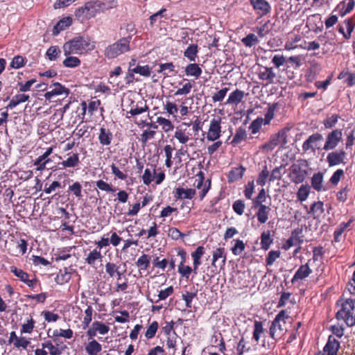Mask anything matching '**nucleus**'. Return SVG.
Wrapping results in <instances>:
<instances>
[{
  "mask_svg": "<svg viewBox=\"0 0 355 355\" xmlns=\"http://www.w3.org/2000/svg\"><path fill=\"white\" fill-rule=\"evenodd\" d=\"M185 73L187 76H193L198 78L202 73V69L197 63L188 64L185 68Z\"/></svg>",
  "mask_w": 355,
  "mask_h": 355,
  "instance_id": "nucleus-31",
  "label": "nucleus"
},
{
  "mask_svg": "<svg viewBox=\"0 0 355 355\" xmlns=\"http://www.w3.org/2000/svg\"><path fill=\"white\" fill-rule=\"evenodd\" d=\"M323 136L321 133L316 132L309 136L304 141L302 146L304 153H315L317 150L321 148L320 144L323 140Z\"/></svg>",
  "mask_w": 355,
  "mask_h": 355,
  "instance_id": "nucleus-7",
  "label": "nucleus"
},
{
  "mask_svg": "<svg viewBox=\"0 0 355 355\" xmlns=\"http://www.w3.org/2000/svg\"><path fill=\"white\" fill-rule=\"evenodd\" d=\"M102 350V345L98 340H89L85 346V351L89 355H98Z\"/></svg>",
  "mask_w": 355,
  "mask_h": 355,
  "instance_id": "nucleus-26",
  "label": "nucleus"
},
{
  "mask_svg": "<svg viewBox=\"0 0 355 355\" xmlns=\"http://www.w3.org/2000/svg\"><path fill=\"white\" fill-rule=\"evenodd\" d=\"M247 138L248 134L246 130L242 128V126H239V128L236 130L234 138L231 141V144L233 146L238 145L242 142V141L246 140Z\"/></svg>",
  "mask_w": 355,
  "mask_h": 355,
  "instance_id": "nucleus-33",
  "label": "nucleus"
},
{
  "mask_svg": "<svg viewBox=\"0 0 355 355\" xmlns=\"http://www.w3.org/2000/svg\"><path fill=\"white\" fill-rule=\"evenodd\" d=\"M309 162L306 159H299L289 168L288 177L292 182L300 184L304 182L309 175Z\"/></svg>",
  "mask_w": 355,
  "mask_h": 355,
  "instance_id": "nucleus-4",
  "label": "nucleus"
},
{
  "mask_svg": "<svg viewBox=\"0 0 355 355\" xmlns=\"http://www.w3.org/2000/svg\"><path fill=\"white\" fill-rule=\"evenodd\" d=\"M132 71L135 73L140 74L141 76L149 77L150 76L151 69L148 64L145 66H139V64H137L136 67L132 69Z\"/></svg>",
  "mask_w": 355,
  "mask_h": 355,
  "instance_id": "nucleus-62",
  "label": "nucleus"
},
{
  "mask_svg": "<svg viewBox=\"0 0 355 355\" xmlns=\"http://www.w3.org/2000/svg\"><path fill=\"white\" fill-rule=\"evenodd\" d=\"M338 309L336 311V318L338 321H343L347 327L355 324V299H344L340 297L337 302Z\"/></svg>",
  "mask_w": 355,
  "mask_h": 355,
  "instance_id": "nucleus-2",
  "label": "nucleus"
},
{
  "mask_svg": "<svg viewBox=\"0 0 355 355\" xmlns=\"http://www.w3.org/2000/svg\"><path fill=\"white\" fill-rule=\"evenodd\" d=\"M52 336L53 338H58V336H62L64 338L70 339V338H73V331L71 329H55L53 332Z\"/></svg>",
  "mask_w": 355,
  "mask_h": 355,
  "instance_id": "nucleus-55",
  "label": "nucleus"
},
{
  "mask_svg": "<svg viewBox=\"0 0 355 355\" xmlns=\"http://www.w3.org/2000/svg\"><path fill=\"white\" fill-rule=\"evenodd\" d=\"M311 261V259H308V262L302 264L298 269L296 270L295 273L292 277L291 282L295 284L297 282L302 281L305 278L308 277L310 274L313 272V270L309 267V263Z\"/></svg>",
  "mask_w": 355,
  "mask_h": 355,
  "instance_id": "nucleus-13",
  "label": "nucleus"
},
{
  "mask_svg": "<svg viewBox=\"0 0 355 355\" xmlns=\"http://www.w3.org/2000/svg\"><path fill=\"white\" fill-rule=\"evenodd\" d=\"M258 211L256 213V216L260 224H264L268 219L269 212L270 209L267 205L258 206Z\"/></svg>",
  "mask_w": 355,
  "mask_h": 355,
  "instance_id": "nucleus-32",
  "label": "nucleus"
},
{
  "mask_svg": "<svg viewBox=\"0 0 355 355\" xmlns=\"http://www.w3.org/2000/svg\"><path fill=\"white\" fill-rule=\"evenodd\" d=\"M103 258L102 253L100 250L98 248L93 249L91 252H89L86 255L85 258V262L90 265L91 266H94L97 261H101Z\"/></svg>",
  "mask_w": 355,
  "mask_h": 355,
  "instance_id": "nucleus-25",
  "label": "nucleus"
},
{
  "mask_svg": "<svg viewBox=\"0 0 355 355\" xmlns=\"http://www.w3.org/2000/svg\"><path fill=\"white\" fill-rule=\"evenodd\" d=\"M276 76V73L274 72L272 67H265L258 73V77L260 80L266 82L265 84L266 86L272 84Z\"/></svg>",
  "mask_w": 355,
  "mask_h": 355,
  "instance_id": "nucleus-19",
  "label": "nucleus"
},
{
  "mask_svg": "<svg viewBox=\"0 0 355 355\" xmlns=\"http://www.w3.org/2000/svg\"><path fill=\"white\" fill-rule=\"evenodd\" d=\"M157 72L163 73L164 77H171L177 73L175 66L173 62L160 63Z\"/></svg>",
  "mask_w": 355,
  "mask_h": 355,
  "instance_id": "nucleus-24",
  "label": "nucleus"
},
{
  "mask_svg": "<svg viewBox=\"0 0 355 355\" xmlns=\"http://www.w3.org/2000/svg\"><path fill=\"white\" fill-rule=\"evenodd\" d=\"M344 24L347 29V31H345L346 35H345V39L349 40L355 27V22L354 19L349 18L344 20Z\"/></svg>",
  "mask_w": 355,
  "mask_h": 355,
  "instance_id": "nucleus-57",
  "label": "nucleus"
},
{
  "mask_svg": "<svg viewBox=\"0 0 355 355\" xmlns=\"http://www.w3.org/2000/svg\"><path fill=\"white\" fill-rule=\"evenodd\" d=\"M264 124L263 119L261 116H259L255 120L251 121L249 125V130H251V134L256 135L260 131L262 125Z\"/></svg>",
  "mask_w": 355,
  "mask_h": 355,
  "instance_id": "nucleus-48",
  "label": "nucleus"
},
{
  "mask_svg": "<svg viewBox=\"0 0 355 355\" xmlns=\"http://www.w3.org/2000/svg\"><path fill=\"white\" fill-rule=\"evenodd\" d=\"M212 341L216 344V347L218 348L220 352L223 353L226 349L224 338L221 334H216L213 336Z\"/></svg>",
  "mask_w": 355,
  "mask_h": 355,
  "instance_id": "nucleus-51",
  "label": "nucleus"
},
{
  "mask_svg": "<svg viewBox=\"0 0 355 355\" xmlns=\"http://www.w3.org/2000/svg\"><path fill=\"white\" fill-rule=\"evenodd\" d=\"M286 318H288V315L286 310H281L276 315L269 329V334L272 339L277 340V338L285 334L286 331L285 319Z\"/></svg>",
  "mask_w": 355,
  "mask_h": 355,
  "instance_id": "nucleus-6",
  "label": "nucleus"
},
{
  "mask_svg": "<svg viewBox=\"0 0 355 355\" xmlns=\"http://www.w3.org/2000/svg\"><path fill=\"white\" fill-rule=\"evenodd\" d=\"M53 87L52 90L45 92L44 98L46 100L51 101L52 97L62 95L64 94L66 96H69V89L62 85L60 83L56 82L52 84Z\"/></svg>",
  "mask_w": 355,
  "mask_h": 355,
  "instance_id": "nucleus-14",
  "label": "nucleus"
},
{
  "mask_svg": "<svg viewBox=\"0 0 355 355\" xmlns=\"http://www.w3.org/2000/svg\"><path fill=\"white\" fill-rule=\"evenodd\" d=\"M205 252V251L203 245H198L196 250L191 253V257L193 259V268L194 275H197L198 272V268L202 263L201 259L204 255Z\"/></svg>",
  "mask_w": 355,
  "mask_h": 355,
  "instance_id": "nucleus-17",
  "label": "nucleus"
},
{
  "mask_svg": "<svg viewBox=\"0 0 355 355\" xmlns=\"http://www.w3.org/2000/svg\"><path fill=\"white\" fill-rule=\"evenodd\" d=\"M73 24V19L71 17L67 16L64 17L62 19L59 20L58 23L53 26L52 30V35H57L60 34V31H64L69 26Z\"/></svg>",
  "mask_w": 355,
  "mask_h": 355,
  "instance_id": "nucleus-22",
  "label": "nucleus"
},
{
  "mask_svg": "<svg viewBox=\"0 0 355 355\" xmlns=\"http://www.w3.org/2000/svg\"><path fill=\"white\" fill-rule=\"evenodd\" d=\"M156 131L154 130H145L140 136V141L143 145H146L148 140L154 139Z\"/></svg>",
  "mask_w": 355,
  "mask_h": 355,
  "instance_id": "nucleus-56",
  "label": "nucleus"
},
{
  "mask_svg": "<svg viewBox=\"0 0 355 355\" xmlns=\"http://www.w3.org/2000/svg\"><path fill=\"white\" fill-rule=\"evenodd\" d=\"M80 163L79 154L76 153H68L67 158L64 159L62 162L59 163L61 166L60 168H76Z\"/></svg>",
  "mask_w": 355,
  "mask_h": 355,
  "instance_id": "nucleus-20",
  "label": "nucleus"
},
{
  "mask_svg": "<svg viewBox=\"0 0 355 355\" xmlns=\"http://www.w3.org/2000/svg\"><path fill=\"white\" fill-rule=\"evenodd\" d=\"M195 195V189L178 187L175 190V197L177 200H179V198H188L189 200H191Z\"/></svg>",
  "mask_w": 355,
  "mask_h": 355,
  "instance_id": "nucleus-27",
  "label": "nucleus"
},
{
  "mask_svg": "<svg viewBox=\"0 0 355 355\" xmlns=\"http://www.w3.org/2000/svg\"><path fill=\"white\" fill-rule=\"evenodd\" d=\"M102 8H103L102 1H89L85 2L83 6L77 8L74 12V15L77 20L84 21L92 19L98 13L101 12Z\"/></svg>",
  "mask_w": 355,
  "mask_h": 355,
  "instance_id": "nucleus-3",
  "label": "nucleus"
},
{
  "mask_svg": "<svg viewBox=\"0 0 355 355\" xmlns=\"http://www.w3.org/2000/svg\"><path fill=\"white\" fill-rule=\"evenodd\" d=\"M222 119L220 116H215L210 121L207 133V141H216L219 139L222 135Z\"/></svg>",
  "mask_w": 355,
  "mask_h": 355,
  "instance_id": "nucleus-9",
  "label": "nucleus"
},
{
  "mask_svg": "<svg viewBox=\"0 0 355 355\" xmlns=\"http://www.w3.org/2000/svg\"><path fill=\"white\" fill-rule=\"evenodd\" d=\"M159 329V323L157 321L154 320L148 327L145 332V337L147 339L153 338Z\"/></svg>",
  "mask_w": 355,
  "mask_h": 355,
  "instance_id": "nucleus-50",
  "label": "nucleus"
},
{
  "mask_svg": "<svg viewBox=\"0 0 355 355\" xmlns=\"http://www.w3.org/2000/svg\"><path fill=\"white\" fill-rule=\"evenodd\" d=\"M261 239V247L262 249L267 250L270 248L271 243H272V238L271 236L270 231H263L260 236Z\"/></svg>",
  "mask_w": 355,
  "mask_h": 355,
  "instance_id": "nucleus-36",
  "label": "nucleus"
},
{
  "mask_svg": "<svg viewBox=\"0 0 355 355\" xmlns=\"http://www.w3.org/2000/svg\"><path fill=\"white\" fill-rule=\"evenodd\" d=\"M354 220L349 219L347 222H342L341 224L339 225V226L337 227V229L335 230L334 232V241L336 243L340 242L342 235L345 232V231L347 230V228L349 227L350 224L352 223Z\"/></svg>",
  "mask_w": 355,
  "mask_h": 355,
  "instance_id": "nucleus-30",
  "label": "nucleus"
},
{
  "mask_svg": "<svg viewBox=\"0 0 355 355\" xmlns=\"http://www.w3.org/2000/svg\"><path fill=\"white\" fill-rule=\"evenodd\" d=\"M245 95V94L243 91L239 90L237 88L230 94L225 104L238 105L243 101Z\"/></svg>",
  "mask_w": 355,
  "mask_h": 355,
  "instance_id": "nucleus-23",
  "label": "nucleus"
},
{
  "mask_svg": "<svg viewBox=\"0 0 355 355\" xmlns=\"http://www.w3.org/2000/svg\"><path fill=\"white\" fill-rule=\"evenodd\" d=\"M67 58L63 60V65L64 67L68 68H74L79 67L81 64L80 59L77 57L71 56V55H68L66 56Z\"/></svg>",
  "mask_w": 355,
  "mask_h": 355,
  "instance_id": "nucleus-47",
  "label": "nucleus"
},
{
  "mask_svg": "<svg viewBox=\"0 0 355 355\" xmlns=\"http://www.w3.org/2000/svg\"><path fill=\"white\" fill-rule=\"evenodd\" d=\"M351 186V184H347L345 187L340 188V191H338L336 193L338 201L345 202L347 200Z\"/></svg>",
  "mask_w": 355,
  "mask_h": 355,
  "instance_id": "nucleus-52",
  "label": "nucleus"
},
{
  "mask_svg": "<svg viewBox=\"0 0 355 355\" xmlns=\"http://www.w3.org/2000/svg\"><path fill=\"white\" fill-rule=\"evenodd\" d=\"M151 257L150 254L143 253L137 258L135 264L138 269L139 275L142 277L143 273L146 272L150 267Z\"/></svg>",
  "mask_w": 355,
  "mask_h": 355,
  "instance_id": "nucleus-16",
  "label": "nucleus"
},
{
  "mask_svg": "<svg viewBox=\"0 0 355 355\" xmlns=\"http://www.w3.org/2000/svg\"><path fill=\"white\" fill-rule=\"evenodd\" d=\"M174 137L182 144H186L191 139L190 134L187 132V130H182L180 128H177L175 131Z\"/></svg>",
  "mask_w": 355,
  "mask_h": 355,
  "instance_id": "nucleus-38",
  "label": "nucleus"
},
{
  "mask_svg": "<svg viewBox=\"0 0 355 355\" xmlns=\"http://www.w3.org/2000/svg\"><path fill=\"white\" fill-rule=\"evenodd\" d=\"M197 177L198 178L195 180L194 185L198 189L202 188V191H200L199 196L200 200L202 201L206 197L207 193L211 189V180L208 178L205 182H204L205 177L204 173L202 171L198 173Z\"/></svg>",
  "mask_w": 355,
  "mask_h": 355,
  "instance_id": "nucleus-11",
  "label": "nucleus"
},
{
  "mask_svg": "<svg viewBox=\"0 0 355 355\" xmlns=\"http://www.w3.org/2000/svg\"><path fill=\"white\" fill-rule=\"evenodd\" d=\"M64 55L86 54L95 49V43L89 36L78 35L63 44Z\"/></svg>",
  "mask_w": 355,
  "mask_h": 355,
  "instance_id": "nucleus-1",
  "label": "nucleus"
},
{
  "mask_svg": "<svg viewBox=\"0 0 355 355\" xmlns=\"http://www.w3.org/2000/svg\"><path fill=\"white\" fill-rule=\"evenodd\" d=\"M29 99V96L26 94H17L12 97L8 104L6 105V109L12 110L13 107L19 105L20 103H24Z\"/></svg>",
  "mask_w": 355,
  "mask_h": 355,
  "instance_id": "nucleus-34",
  "label": "nucleus"
},
{
  "mask_svg": "<svg viewBox=\"0 0 355 355\" xmlns=\"http://www.w3.org/2000/svg\"><path fill=\"white\" fill-rule=\"evenodd\" d=\"M51 159H44L42 155L36 158L33 162V165L36 166L37 171H44L46 168V164L51 162Z\"/></svg>",
  "mask_w": 355,
  "mask_h": 355,
  "instance_id": "nucleus-44",
  "label": "nucleus"
},
{
  "mask_svg": "<svg viewBox=\"0 0 355 355\" xmlns=\"http://www.w3.org/2000/svg\"><path fill=\"white\" fill-rule=\"evenodd\" d=\"M71 248H65L62 250H60L56 254H55V261L58 262L60 260H65L71 257V254L69 253Z\"/></svg>",
  "mask_w": 355,
  "mask_h": 355,
  "instance_id": "nucleus-60",
  "label": "nucleus"
},
{
  "mask_svg": "<svg viewBox=\"0 0 355 355\" xmlns=\"http://www.w3.org/2000/svg\"><path fill=\"white\" fill-rule=\"evenodd\" d=\"M264 333L263 322L260 320H255L254 322V331L252 338L256 343H258L261 335Z\"/></svg>",
  "mask_w": 355,
  "mask_h": 355,
  "instance_id": "nucleus-43",
  "label": "nucleus"
},
{
  "mask_svg": "<svg viewBox=\"0 0 355 355\" xmlns=\"http://www.w3.org/2000/svg\"><path fill=\"white\" fill-rule=\"evenodd\" d=\"M96 185L97 188L103 191L114 193L116 191V189L110 183L101 180V179L96 182Z\"/></svg>",
  "mask_w": 355,
  "mask_h": 355,
  "instance_id": "nucleus-64",
  "label": "nucleus"
},
{
  "mask_svg": "<svg viewBox=\"0 0 355 355\" xmlns=\"http://www.w3.org/2000/svg\"><path fill=\"white\" fill-rule=\"evenodd\" d=\"M198 45L196 44H191L188 46L184 52L185 58H188L190 62H195L198 58Z\"/></svg>",
  "mask_w": 355,
  "mask_h": 355,
  "instance_id": "nucleus-35",
  "label": "nucleus"
},
{
  "mask_svg": "<svg viewBox=\"0 0 355 355\" xmlns=\"http://www.w3.org/2000/svg\"><path fill=\"white\" fill-rule=\"evenodd\" d=\"M324 211V202L322 201H317L313 202L308 213L312 214L314 216V218H315V217L321 216Z\"/></svg>",
  "mask_w": 355,
  "mask_h": 355,
  "instance_id": "nucleus-37",
  "label": "nucleus"
},
{
  "mask_svg": "<svg viewBox=\"0 0 355 355\" xmlns=\"http://www.w3.org/2000/svg\"><path fill=\"white\" fill-rule=\"evenodd\" d=\"M251 347L248 344V340L243 336L237 343L236 352L238 355H243L244 353L250 352Z\"/></svg>",
  "mask_w": 355,
  "mask_h": 355,
  "instance_id": "nucleus-39",
  "label": "nucleus"
},
{
  "mask_svg": "<svg viewBox=\"0 0 355 355\" xmlns=\"http://www.w3.org/2000/svg\"><path fill=\"white\" fill-rule=\"evenodd\" d=\"M340 348V343L335 338V336H329L327 343L324 347V350L327 355H337V353Z\"/></svg>",
  "mask_w": 355,
  "mask_h": 355,
  "instance_id": "nucleus-15",
  "label": "nucleus"
},
{
  "mask_svg": "<svg viewBox=\"0 0 355 355\" xmlns=\"http://www.w3.org/2000/svg\"><path fill=\"white\" fill-rule=\"evenodd\" d=\"M220 259V266L223 267L227 260V253L224 248H218L213 251L211 266L216 268V263L219 261Z\"/></svg>",
  "mask_w": 355,
  "mask_h": 355,
  "instance_id": "nucleus-18",
  "label": "nucleus"
},
{
  "mask_svg": "<svg viewBox=\"0 0 355 355\" xmlns=\"http://www.w3.org/2000/svg\"><path fill=\"white\" fill-rule=\"evenodd\" d=\"M113 139L114 135L111 130L102 126L98 136L99 143L103 146H109L111 144Z\"/></svg>",
  "mask_w": 355,
  "mask_h": 355,
  "instance_id": "nucleus-21",
  "label": "nucleus"
},
{
  "mask_svg": "<svg viewBox=\"0 0 355 355\" xmlns=\"http://www.w3.org/2000/svg\"><path fill=\"white\" fill-rule=\"evenodd\" d=\"M347 159V153L344 149L333 150L327 155L326 162L329 164V167H334L336 165L345 164Z\"/></svg>",
  "mask_w": 355,
  "mask_h": 355,
  "instance_id": "nucleus-10",
  "label": "nucleus"
},
{
  "mask_svg": "<svg viewBox=\"0 0 355 355\" xmlns=\"http://www.w3.org/2000/svg\"><path fill=\"white\" fill-rule=\"evenodd\" d=\"M155 174H156L155 166L153 168V173L150 171V168H146L141 177L144 184L147 186L150 185L155 180Z\"/></svg>",
  "mask_w": 355,
  "mask_h": 355,
  "instance_id": "nucleus-53",
  "label": "nucleus"
},
{
  "mask_svg": "<svg viewBox=\"0 0 355 355\" xmlns=\"http://www.w3.org/2000/svg\"><path fill=\"white\" fill-rule=\"evenodd\" d=\"M241 42L246 46H252L259 42V39L256 35L250 33L241 40Z\"/></svg>",
  "mask_w": 355,
  "mask_h": 355,
  "instance_id": "nucleus-63",
  "label": "nucleus"
},
{
  "mask_svg": "<svg viewBox=\"0 0 355 355\" xmlns=\"http://www.w3.org/2000/svg\"><path fill=\"white\" fill-rule=\"evenodd\" d=\"M245 171V168L242 166L232 168V170L227 174V181L229 182L238 181V180L243 177V173Z\"/></svg>",
  "mask_w": 355,
  "mask_h": 355,
  "instance_id": "nucleus-29",
  "label": "nucleus"
},
{
  "mask_svg": "<svg viewBox=\"0 0 355 355\" xmlns=\"http://www.w3.org/2000/svg\"><path fill=\"white\" fill-rule=\"evenodd\" d=\"M156 122L162 125V130L165 132H169L175 128V125L171 120L163 118V116H158Z\"/></svg>",
  "mask_w": 355,
  "mask_h": 355,
  "instance_id": "nucleus-49",
  "label": "nucleus"
},
{
  "mask_svg": "<svg viewBox=\"0 0 355 355\" xmlns=\"http://www.w3.org/2000/svg\"><path fill=\"white\" fill-rule=\"evenodd\" d=\"M324 176L321 172H317L313 174L311 178V187L313 188L316 191H325V188L323 187Z\"/></svg>",
  "mask_w": 355,
  "mask_h": 355,
  "instance_id": "nucleus-28",
  "label": "nucleus"
},
{
  "mask_svg": "<svg viewBox=\"0 0 355 355\" xmlns=\"http://www.w3.org/2000/svg\"><path fill=\"white\" fill-rule=\"evenodd\" d=\"M61 49L57 45L51 46L46 52V55L49 60H55L59 58Z\"/></svg>",
  "mask_w": 355,
  "mask_h": 355,
  "instance_id": "nucleus-46",
  "label": "nucleus"
},
{
  "mask_svg": "<svg viewBox=\"0 0 355 355\" xmlns=\"http://www.w3.org/2000/svg\"><path fill=\"white\" fill-rule=\"evenodd\" d=\"M303 230L302 228H295L292 230L291 237L295 241V244H302L304 243V236L302 235Z\"/></svg>",
  "mask_w": 355,
  "mask_h": 355,
  "instance_id": "nucleus-61",
  "label": "nucleus"
},
{
  "mask_svg": "<svg viewBox=\"0 0 355 355\" xmlns=\"http://www.w3.org/2000/svg\"><path fill=\"white\" fill-rule=\"evenodd\" d=\"M71 278V272H68L67 268H65L63 270H60V272L57 274L55 282L59 285H64V284L69 282Z\"/></svg>",
  "mask_w": 355,
  "mask_h": 355,
  "instance_id": "nucleus-42",
  "label": "nucleus"
},
{
  "mask_svg": "<svg viewBox=\"0 0 355 355\" xmlns=\"http://www.w3.org/2000/svg\"><path fill=\"white\" fill-rule=\"evenodd\" d=\"M340 116L338 114H333L330 116H327L323 121L322 123L326 129H331L337 123Z\"/></svg>",
  "mask_w": 355,
  "mask_h": 355,
  "instance_id": "nucleus-54",
  "label": "nucleus"
},
{
  "mask_svg": "<svg viewBox=\"0 0 355 355\" xmlns=\"http://www.w3.org/2000/svg\"><path fill=\"white\" fill-rule=\"evenodd\" d=\"M68 191L71 192L76 198H81L83 196L81 183L79 182H73L71 185L68 187Z\"/></svg>",
  "mask_w": 355,
  "mask_h": 355,
  "instance_id": "nucleus-58",
  "label": "nucleus"
},
{
  "mask_svg": "<svg viewBox=\"0 0 355 355\" xmlns=\"http://www.w3.org/2000/svg\"><path fill=\"white\" fill-rule=\"evenodd\" d=\"M311 191V187L307 184H302L298 189L297 192L296 193L297 198L300 202H304L307 200V198Z\"/></svg>",
  "mask_w": 355,
  "mask_h": 355,
  "instance_id": "nucleus-41",
  "label": "nucleus"
},
{
  "mask_svg": "<svg viewBox=\"0 0 355 355\" xmlns=\"http://www.w3.org/2000/svg\"><path fill=\"white\" fill-rule=\"evenodd\" d=\"M101 103L100 100L89 101L88 105L85 101L81 102L80 105L83 110V114H85L87 109L90 114H93L94 111L98 110V106H99Z\"/></svg>",
  "mask_w": 355,
  "mask_h": 355,
  "instance_id": "nucleus-40",
  "label": "nucleus"
},
{
  "mask_svg": "<svg viewBox=\"0 0 355 355\" xmlns=\"http://www.w3.org/2000/svg\"><path fill=\"white\" fill-rule=\"evenodd\" d=\"M277 103H273L268 107V110L264 115L263 125H268L272 119H274L275 112L277 108Z\"/></svg>",
  "mask_w": 355,
  "mask_h": 355,
  "instance_id": "nucleus-45",
  "label": "nucleus"
},
{
  "mask_svg": "<svg viewBox=\"0 0 355 355\" xmlns=\"http://www.w3.org/2000/svg\"><path fill=\"white\" fill-rule=\"evenodd\" d=\"M342 141L343 130L334 129L327 135L322 149L324 150H334L338 147Z\"/></svg>",
  "mask_w": 355,
  "mask_h": 355,
  "instance_id": "nucleus-8",
  "label": "nucleus"
},
{
  "mask_svg": "<svg viewBox=\"0 0 355 355\" xmlns=\"http://www.w3.org/2000/svg\"><path fill=\"white\" fill-rule=\"evenodd\" d=\"M132 40V35L122 37L116 42L107 46L104 51L105 58L108 59H114L118 55L128 52L130 51V43Z\"/></svg>",
  "mask_w": 355,
  "mask_h": 355,
  "instance_id": "nucleus-5",
  "label": "nucleus"
},
{
  "mask_svg": "<svg viewBox=\"0 0 355 355\" xmlns=\"http://www.w3.org/2000/svg\"><path fill=\"white\" fill-rule=\"evenodd\" d=\"M10 272H12L15 277H17L20 281L24 283L26 282L28 277H29V275L28 272H24L22 269L17 268L15 266L10 267Z\"/></svg>",
  "mask_w": 355,
  "mask_h": 355,
  "instance_id": "nucleus-59",
  "label": "nucleus"
},
{
  "mask_svg": "<svg viewBox=\"0 0 355 355\" xmlns=\"http://www.w3.org/2000/svg\"><path fill=\"white\" fill-rule=\"evenodd\" d=\"M250 2L259 17L268 15L272 10L270 4L266 0H250Z\"/></svg>",
  "mask_w": 355,
  "mask_h": 355,
  "instance_id": "nucleus-12",
  "label": "nucleus"
}]
</instances>
